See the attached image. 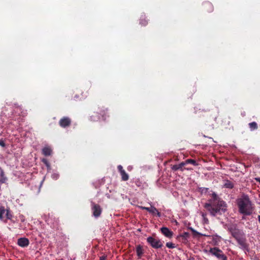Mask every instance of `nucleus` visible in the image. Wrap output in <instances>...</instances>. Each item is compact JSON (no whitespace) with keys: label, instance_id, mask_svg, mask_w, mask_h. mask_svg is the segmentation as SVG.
<instances>
[{"label":"nucleus","instance_id":"nucleus-1","mask_svg":"<svg viewBox=\"0 0 260 260\" xmlns=\"http://www.w3.org/2000/svg\"><path fill=\"white\" fill-rule=\"evenodd\" d=\"M211 196L212 199L209 201V203L204 205V207L213 216L224 213L226 211L225 202L221 200L215 192L212 193Z\"/></svg>","mask_w":260,"mask_h":260},{"label":"nucleus","instance_id":"nucleus-2","mask_svg":"<svg viewBox=\"0 0 260 260\" xmlns=\"http://www.w3.org/2000/svg\"><path fill=\"white\" fill-rule=\"evenodd\" d=\"M238 211L244 215H250L252 214L254 206L250 200L249 196L243 194L237 200Z\"/></svg>","mask_w":260,"mask_h":260},{"label":"nucleus","instance_id":"nucleus-3","mask_svg":"<svg viewBox=\"0 0 260 260\" xmlns=\"http://www.w3.org/2000/svg\"><path fill=\"white\" fill-rule=\"evenodd\" d=\"M147 242L152 248L155 249L161 248L163 246L162 242L160 239L151 236H149L147 238Z\"/></svg>","mask_w":260,"mask_h":260},{"label":"nucleus","instance_id":"nucleus-4","mask_svg":"<svg viewBox=\"0 0 260 260\" xmlns=\"http://www.w3.org/2000/svg\"><path fill=\"white\" fill-rule=\"evenodd\" d=\"M230 231L232 235V236L236 239H238L244 236V233L240 230L234 228H231L230 229Z\"/></svg>","mask_w":260,"mask_h":260},{"label":"nucleus","instance_id":"nucleus-5","mask_svg":"<svg viewBox=\"0 0 260 260\" xmlns=\"http://www.w3.org/2000/svg\"><path fill=\"white\" fill-rule=\"evenodd\" d=\"M209 252L219 259L224 255L222 251L217 247L210 248Z\"/></svg>","mask_w":260,"mask_h":260},{"label":"nucleus","instance_id":"nucleus-6","mask_svg":"<svg viewBox=\"0 0 260 260\" xmlns=\"http://www.w3.org/2000/svg\"><path fill=\"white\" fill-rule=\"evenodd\" d=\"M91 209L92 211L93 215L95 217H98L100 216L102 213V208L99 204H96L93 202L91 203Z\"/></svg>","mask_w":260,"mask_h":260},{"label":"nucleus","instance_id":"nucleus-7","mask_svg":"<svg viewBox=\"0 0 260 260\" xmlns=\"http://www.w3.org/2000/svg\"><path fill=\"white\" fill-rule=\"evenodd\" d=\"M71 124V120L68 117H63L59 121V125L63 128L69 126Z\"/></svg>","mask_w":260,"mask_h":260},{"label":"nucleus","instance_id":"nucleus-8","mask_svg":"<svg viewBox=\"0 0 260 260\" xmlns=\"http://www.w3.org/2000/svg\"><path fill=\"white\" fill-rule=\"evenodd\" d=\"M117 169L121 176L122 180L124 181L128 180L129 179V176L123 169L122 166L121 165H119L117 167Z\"/></svg>","mask_w":260,"mask_h":260},{"label":"nucleus","instance_id":"nucleus-9","mask_svg":"<svg viewBox=\"0 0 260 260\" xmlns=\"http://www.w3.org/2000/svg\"><path fill=\"white\" fill-rule=\"evenodd\" d=\"M203 10L208 13L212 12L214 10L213 5L209 2H205L203 4Z\"/></svg>","mask_w":260,"mask_h":260},{"label":"nucleus","instance_id":"nucleus-10","mask_svg":"<svg viewBox=\"0 0 260 260\" xmlns=\"http://www.w3.org/2000/svg\"><path fill=\"white\" fill-rule=\"evenodd\" d=\"M17 244L21 247H25L29 245V241L26 238H20L18 239Z\"/></svg>","mask_w":260,"mask_h":260},{"label":"nucleus","instance_id":"nucleus-11","mask_svg":"<svg viewBox=\"0 0 260 260\" xmlns=\"http://www.w3.org/2000/svg\"><path fill=\"white\" fill-rule=\"evenodd\" d=\"M160 231L161 233L167 238H171L173 235V232L167 227H162Z\"/></svg>","mask_w":260,"mask_h":260},{"label":"nucleus","instance_id":"nucleus-12","mask_svg":"<svg viewBox=\"0 0 260 260\" xmlns=\"http://www.w3.org/2000/svg\"><path fill=\"white\" fill-rule=\"evenodd\" d=\"M237 241L238 243L243 248L247 249L248 248V244L246 242V239L244 238V236L241 238L237 239Z\"/></svg>","mask_w":260,"mask_h":260},{"label":"nucleus","instance_id":"nucleus-13","mask_svg":"<svg viewBox=\"0 0 260 260\" xmlns=\"http://www.w3.org/2000/svg\"><path fill=\"white\" fill-rule=\"evenodd\" d=\"M108 109L105 108L104 107H102L101 108H99V114L103 118V120H105L107 116H109L108 115Z\"/></svg>","mask_w":260,"mask_h":260},{"label":"nucleus","instance_id":"nucleus-14","mask_svg":"<svg viewBox=\"0 0 260 260\" xmlns=\"http://www.w3.org/2000/svg\"><path fill=\"white\" fill-rule=\"evenodd\" d=\"M136 252L137 255L139 257V258H141L142 255L144 253V249L143 248V246L141 245H138L136 246Z\"/></svg>","mask_w":260,"mask_h":260},{"label":"nucleus","instance_id":"nucleus-15","mask_svg":"<svg viewBox=\"0 0 260 260\" xmlns=\"http://www.w3.org/2000/svg\"><path fill=\"white\" fill-rule=\"evenodd\" d=\"M52 150L49 147H45L42 149V153L45 156H49L51 154Z\"/></svg>","mask_w":260,"mask_h":260},{"label":"nucleus","instance_id":"nucleus-16","mask_svg":"<svg viewBox=\"0 0 260 260\" xmlns=\"http://www.w3.org/2000/svg\"><path fill=\"white\" fill-rule=\"evenodd\" d=\"M185 166V164L184 163V162H181L180 164L179 165H174L172 167V169L173 170V171H177L178 170H180L181 171H183V169H182L183 167Z\"/></svg>","mask_w":260,"mask_h":260},{"label":"nucleus","instance_id":"nucleus-17","mask_svg":"<svg viewBox=\"0 0 260 260\" xmlns=\"http://www.w3.org/2000/svg\"><path fill=\"white\" fill-rule=\"evenodd\" d=\"M221 238L217 235H214L213 236L212 241L214 245H218V243L221 241Z\"/></svg>","mask_w":260,"mask_h":260},{"label":"nucleus","instance_id":"nucleus-18","mask_svg":"<svg viewBox=\"0 0 260 260\" xmlns=\"http://www.w3.org/2000/svg\"><path fill=\"white\" fill-rule=\"evenodd\" d=\"M89 119L91 121H98L100 119V116L98 113H94L93 114L90 116Z\"/></svg>","mask_w":260,"mask_h":260},{"label":"nucleus","instance_id":"nucleus-19","mask_svg":"<svg viewBox=\"0 0 260 260\" xmlns=\"http://www.w3.org/2000/svg\"><path fill=\"white\" fill-rule=\"evenodd\" d=\"M223 186L226 188L232 189L234 187V183L230 180H225Z\"/></svg>","mask_w":260,"mask_h":260},{"label":"nucleus","instance_id":"nucleus-20","mask_svg":"<svg viewBox=\"0 0 260 260\" xmlns=\"http://www.w3.org/2000/svg\"><path fill=\"white\" fill-rule=\"evenodd\" d=\"M140 24L142 26H146L148 24V20L145 16H142L140 19Z\"/></svg>","mask_w":260,"mask_h":260},{"label":"nucleus","instance_id":"nucleus-21","mask_svg":"<svg viewBox=\"0 0 260 260\" xmlns=\"http://www.w3.org/2000/svg\"><path fill=\"white\" fill-rule=\"evenodd\" d=\"M249 127L251 131L257 129L258 128L257 124L256 122H252L248 124Z\"/></svg>","mask_w":260,"mask_h":260},{"label":"nucleus","instance_id":"nucleus-22","mask_svg":"<svg viewBox=\"0 0 260 260\" xmlns=\"http://www.w3.org/2000/svg\"><path fill=\"white\" fill-rule=\"evenodd\" d=\"M184 163L185 164V165L186 164H192L195 166L198 165V164L196 162V161L195 160L192 159H187L185 161H184Z\"/></svg>","mask_w":260,"mask_h":260},{"label":"nucleus","instance_id":"nucleus-23","mask_svg":"<svg viewBox=\"0 0 260 260\" xmlns=\"http://www.w3.org/2000/svg\"><path fill=\"white\" fill-rule=\"evenodd\" d=\"M150 213L153 214H156L158 217H160L161 216L160 213L154 207H151V211Z\"/></svg>","mask_w":260,"mask_h":260},{"label":"nucleus","instance_id":"nucleus-24","mask_svg":"<svg viewBox=\"0 0 260 260\" xmlns=\"http://www.w3.org/2000/svg\"><path fill=\"white\" fill-rule=\"evenodd\" d=\"M6 211V209L4 206L0 207V219H2L3 218V214Z\"/></svg>","mask_w":260,"mask_h":260},{"label":"nucleus","instance_id":"nucleus-25","mask_svg":"<svg viewBox=\"0 0 260 260\" xmlns=\"http://www.w3.org/2000/svg\"><path fill=\"white\" fill-rule=\"evenodd\" d=\"M6 211H7L6 215L7 218L8 219L11 220L13 218L12 214L10 212V211L9 209H7V210H6Z\"/></svg>","mask_w":260,"mask_h":260},{"label":"nucleus","instance_id":"nucleus-26","mask_svg":"<svg viewBox=\"0 0 260 260\" xmlns=\"http://www.w3.org/2000/svg\"><path fill=\"white\" fill-rule=\"evenodd\" d=\"M183 240H187L189 238V234L187 232H184L181 236Z\"/></svg>","mask_w":260,"mask_h":260},{"label":"nucleus","instance_id":"nucleus-27","mask_svg":"<svg viewBox=\"0 0 260 260\" xmlns=\"http://www.w3.org/2000/svg\"><path fill=\"white\" fill-rule=\"evenodd\" d=\"M190 230L192 232L193 235L194 236H203V234H201L200 233L197 232V231L194 230L193 229L190 228Z\"/></svg>","mask_w":260,"mask_h":260},{"label":"nucleus","instance_id":"nucleus-28","mask_svg":"<svg viewBox=\"0 0 260 260\" xmlns=\"http://www.w3.org/2000/svg\"><path fill=\"white\" fill-rule=\"evenodd\" d=\"M59 177V174L58 173H53L51 175V178L54 180H57Z\"/></svg>","mask_w":260,"mask_h":260},{"label":"nucleus","instance_id":"nucleus-29","mask_svg":"<svg viewBox=\"0 0 260 260\" xmlns=\"http://www.w3.org/2000/svg\"><path fill=\"white\" fill-rule=\"evenodd\" d=\"M42 161L46 165L48 169H50V165L47 159L43 158Z\"/></svg>","mask_w":260,"mask_h":260},{"label":"nucleus","instance_id":"nucleus-30","mask_svg":"<svg viewBox=\"0 0 260 260\" xmlns=\"http://www.w3.org/2000/svg\"><path fill=\"white\" fill-rule=\"evenodd\" d=\"M166 246L168 247L169 248H174L176 247L175 244L172 243V242H167L166 243Z\"/></svg>","mask_w":260,"mask_h":260},{"label":"nucleus","instance_id":"nucleus-31","mask_svg":"<svg viewBox=\"0 0 260 260\" xmlns=\"http://www.w3.org/2000/svg\"><path fill=\"white\" fill-rule=\"evenodd\" d=\"M139 208L142 210H145L147 211L148 212H149V213H150L151 211V207L149 208V207H143V206H139Z\"/></svg>","mask_w":260,"mask_h":260},{"label":"nucleus","instance_id":"nucleus-32","mask_svg":"<svg viewBox=\"0 0 260 260\" xmlns=\"http://www.w3.org/2000/svg\"><path fill=\"white\" fill-rule=\"evenodd\" d=\"M5 145H6L4 141L2 140H0V146H2L3 147H5Z\"/></svg>","mask_w":260,"mask_h":260},{"label":"nucleus","instance_id":"nucleus-33","mask_svg":"<svg viewBox=\"0 0 260 260\" xmlns=\"http://www.w3.org/2000/svg\"><path fill=\"white\" fill-rule=\"evenodd\" d=\"M107 256L106 255H103L100 257L99 260H106Z\"/></svg>","mask_w":260,"mask_h":260},{"label":"nucleus","instance_id":"nucleus-34","mask_svg":"<svg viewBox=\"0 0 260 260\" xmlns=\"http://www.w3.org/2000/svg\"><path fill=\"white\" fill-rule=\"evenodd\" d=\"M221 260H228L227 256L224 255L221 259Z\"/></svg>","mask_w":260,"mask_h":260},{"label":"nucleus","instance_id":"nucleus-35","mask_svg":"<svg viewBox=\"0 0 260 260\" xmlns=\"http://www.w3.org/2000/svg\"><path fill=\"white\" fill-rule=\"evenodd\" d=\"M255 180L260 183V178H256Z\"/></svg>","mask_w":260,"mask_h":260},{"label":"nucleus","instance_id":"nucleus-36","mask_svg":"<svg viewBox=\"0 0 260 260\" xmlns=\"http://www.w3.org/2000/svg\"><path fill=\"white\" fill-rule=\"evenodd\" d=\"M257 218H258V220L259 222L260 223V215H258Z\"/></svg>","mask_w":260,"mask_h":260}]
</instances>
